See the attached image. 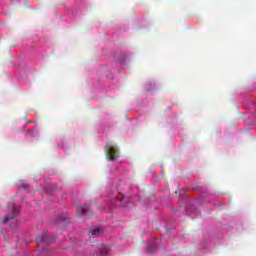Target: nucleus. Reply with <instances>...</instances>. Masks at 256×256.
I'll return each instance as SVG.
<instances>
[{
  "label": "nucleus",
  "instance_id": "0eeeda50",
  "mask_svg": "<svg viewBox=\"0 0 256 256\" xmlns=\"http://www.w3.org/2000/svg\"><path fill=\"white\" fill-rule=\"evenodd\" d=\"M109 253V246L107 245H102L101 249H100V255H105Z\"/></svg>",
  "mask_w": 256,
  "mask_h": 256
},
{
  "label": "nucleus",
  "instance_id": "f03ea898",
  "mask_svg": "<svg viewBox=\"0 0 256 256\" xmlns=\"http://www.w3.org/2000/svg\"><path fill=\"white\" fill-rule=\"evenodd\" d=\"M76 213L83 217H91V215H93V211L89 204H84L83 207L77 208Z\"/></svg>",
  "mask_w": 256,
  "mask_h": 256
},
{
  "label": "nucleus",
  "instance_id": "39448f33",
  "mask_svg": "<svg viewBox=\"0 0 256 256\" xmlns=\"http://www.w3.org/2000/svg\"><path fill=\"white\" fill-rule=\"evenodd\" d=\"M36 241L37 243H46V244H49L51 243L49 241V237L47 236V233H42L41 235H38L37 238H36Z\"/></svg>",
  "mask_w": 256,
  "mask_h": 256
},
{
  "label": "nucleus",
  "instance_id": "6e6552de",
  "mask_svg": "<svg viewBox=\"0 0 256 256\" xmlns=\"http://www.w3.org/2000/svg\"><path fill=\"white\" fill-rule=\"evenodd\" d=\"M148 249L151 251V249H153V245L148 246Z\"/></svg>",
  "mask_w": 256,
  "mask_h": 256
},
{
  "label": "nucleus",
  "instance_id": "f257e3e1",
  "mask_svg": "<svg viewBox=\"0 0 256 256\" xmlns=\"http://www.w3.org/2000/svg\"><path fill=\"white\" fill-rule=\"evenodd\" d=\"M106 155L109 161H114V159H117V157H119V148H117L116 146H107Z\"/></svg>",
  "mask_w": 256,
  "mask_h": 256
},
{
  "label": "nucleus",
  "instance_id": "423d86ee",
  "mask_svg": "<svg viewBox=\"0 0 256 256\" xmlns=\"http://www.w3.org/2000/svg\"><path fill=\"white\" fill-rule=\"evenodd\" d=\"M92 237H99V233H101V228L97 227L90 230Z\"/></svg>",
  "mask_w": 256,
  "mask_h": 256
},
{
  "label": "nucleus",
  "instance_id": "7ed1b4c3",
  "mask_svg": "<svg viewBox=\"0 0 256 256\" xmlns=\"http://www.w3.org/2000/svg\"><path fill=\"white\" fill-rule=\"evenodd\" d=\"M17 215H19V208L15 207V205H13L12 214L5 216L3 218V223H9V221H11V219H15V217H17Z\"/></svg>",
  "mask_w": 256,
  "mask_h": 256
},
{
  "label": "nucleus",
  "instance_id": "20e7f679",
  "mask_svg": "<svg viewBox=\"0 0 256 256\" xmlns=\"http://www.w3.org/2000/svg\"><path fill=\"white\" fill-rule=\"evenodd\" d=\"M56 225L59 227H65L69 225V218H67L65 215L60 216L56 221Z\"/></svg>",
  "mask_w": 256,
  "mask_h": 256
},
{
  "label": "nucleus",
  "instance_id": "1a4fd4ad",
  "mask_svg": "<svg viewBox=\"0 0 256 256\" xmlns=\"http://www.w3.org/2000/svg\"><path fill=\"white\" fill-rule=\"evenodd\" d=\"M23 188H24V189H26V188H27V186H23Z\"/></svg>",
  "mask_w": 256,
  "mask_h": 256
}]
</instances>
